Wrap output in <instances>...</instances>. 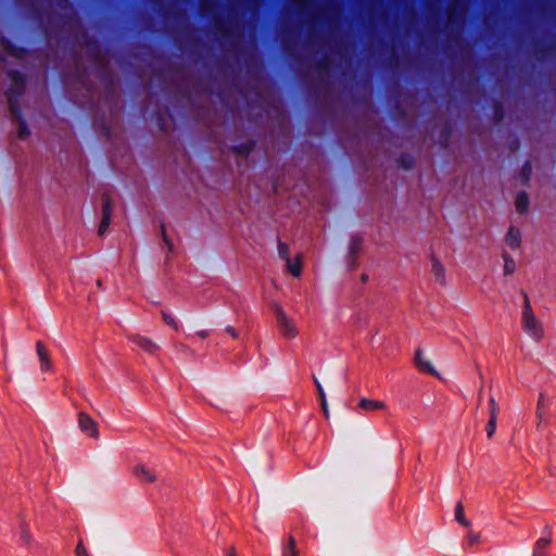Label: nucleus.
<instances>
[{
    "label": "nucleus",
    "instance_id": "1",
    "mask_svg": "<svg viewBox=\"0 0 556 556\" xmlns=\"http://www.w3.org/2000/svg\"><path fill=\"white\" fill-rule=\"evenodd\" d=\"M520 327L522 331L533 341L540 342L545 337V328L535 314L528 294H525V301L520 313Z\"/></svg>",
    "mask_w": 556,
    "mask_h": 556
},
{
    "label": "nucleus",
    "instance_id": "2",
    "mask_svg": "<svg viewBox=\"0 0 556 556\" xmlns=\"http://www.w3.org/2000/svg\"><path fill=\"white\" fill-rule=\"evenodd\" d=\"M275 316L279 332L285 339L293 340L299 336V329L295 323L288 317L281 306H276Z\"/></svg>",
    "mask_w": 556,
    "mask_h": 556
},
{
    "label": "nucleus",
    "instance_id": "3",
    "mask_svg": "<svg viewBox=\"0 0 556 556\" xmlns=\"http://www.w3.org/2000/svg\"><path fill=\"white\" fill-rule=\"evenodd\" d=\"M78 427L87 437L97 440L99 438L98 422L86 413L78 414Z\"/></svg>",
    "mask_w": 556,
    "mask_h": 556
},
{
    "label": "nucleus",
    "instance_id": "4",
    "mask_svg": "<svg viewBox=\"0 0 556 556\" xmlns=\"http://www.w3.org/2000/svg\"><path fill=\"white\" fill-rule=\"evenodd\" d=\"M36 352L40 362V369L42 371L52 370L53 364L50 352L42 342L38 341L36 343Z\"/></svg>",
    "mask_w": 556,
    "mask_h": 556
},
{
    "label": "nucleus",
    "instance_id": "5",
    "mask_svg": "<svg viewBox=\"0 0 556 556\" xmlns=\"http://www.w3.org/2000/svg\"><path fill=\"white\" fill-rule=\"evenodd\" d=\"M17 535L21 545L28 547L34 543V535L30 529L29 523L25 519H21L18 528H17Z\"/></svg>",
    "mask_w": 556,
    "mask_h": 556
},
{
    "label": "nucleus",
    "instance_id": "6",
    "mask_svg": "<svg viewBox=\"0 0 556 556\" xmlns=\"http://www.w3.org/2000/svg\"><path fill=\"white\" fill-rule=\"evenodd\" d=\"M357 407L366 412H378L384 410L387 408V404L381 400L362 397Z\"/></svg>",
    "mask_w": 556,
    "mask_h": 556
},
{
    "label": "nucleus",
    "instance_id": "7",
    "mask_svg": "<svg viewBox=\"0 0 556 556\" xmlns=\"http://www.w3.org/2000/svg\"><path fill=\"white\" fill-rule=\"evenodd\" d=\"M134 475L142 483H151L156 480L155 472L144 465H137L134 468Z\"/></svg>",
    "mask_w": 556,
    "mask_h": 556
},
{
    "label": "nucleus",
    "instance_id": "8",
    "mask_svg": "<svg viewBox=\"0 0 556 556\" xmlns=\"http://www.w3.org/2000/svg\"><path fill=\"white\" fill-rule=\"evenodd\" d=\"M415 364H416L417 368L422 372L430 374V375L437 374L430 359L420 350L417 351L415 354Z\"/></svg>",
    "mask_w": 556,
    "mask_h": 556
},
{
    "label": "nucleus",
    "instance_id": "9",
    "mask_svg": "<svg viewBox=\"0 0 556 556\" xmlns=\"http://www.w3.org/2000/svg\"><path fill=\"white\" fill-rule=\"evenodd\" d=\"M431 273L439 283L443 285L445 282V267L444 265L435 257L431 260Z\"/></svg>",
    "mask_w": 556,
    "mask_h": 556
},
{
    "label": "nucleus",
    "instance_id": "10",
    "mask_svg": "<svg viewBox=\"0 0 556 556\" xmlns=\"http://www.w3.org/2000/svg\"><path fill=\"white\" fill-rule=\"evenodd\" d=\"M286 266L293 277H300L302 274V256L298 254L293 260L287 258Z\"/></svg>",
    "mask_w": 556,
    "mask_h": 556
},
{
    "label": "nucleus",
    "instance_id": "11",
    "mask_svg": "<svg viewBox=\"0 0 556 556\" xmlns=\"http://www.w3.org/2000/svg\"><path fill=\"white\" fill-rule=\"evenodd\" d=\"M506 244L511 249L519 248L521 243V232L517 228H509L506 238H505Z\"/></svg>",
    "mask_w": 556,
    "mask_h": 556
},
{
    "label": "nucleus",
    "instance_id": "12",
    "mask_svg": "<svg viewBox=\"0 0 556 556\" xmlns=\"http://www.w3.org/2000/svg\"><path fill=\"white\" fill-rule=\"evenodd\" d=\"M134 342L139 348H141L142 350H144L149 353H154L157 350V345L150 338H147V337H140V336L136 337Z\"/></svg>",
    "mask_w": 556,
    "mask_h": 556
},
{
    "label": "nucleus",
    "instance_id": "13",
    "mask_svg": "<svg viewBox=\"0 0 556 556\" xmlns=\"http://www.w3.org/2000/svg\"><path fill=\"white\" fill-rule=\"evenodd\" d=\"M110 222H111V205H110L109 200H106L104 202V207H103V217H102V220H101V224L99 227L100 235H103L105 232L106 228L110 225Z\"/></svg>",
    "mask_w": 556,
    "mask_h": 556
},
{
    "label": "nucleus",
    "instance_id": "14",
    "mask_svg": "<svg viewBox=\"0 0 556 556\" xmlns=\"http://www.w3.org/2000/svg\"><path fill=\"white\" fill-rule=\"evenodd\" d=\"M516 208L519 213H525L528 210V195L525 192H521L516 198Z\"/></svg>",
    "mask_w": 556,
    "mask_h": 556
},
{
    "label": "nucleus",
    "instance_id": "15",
    "mask_svg": "<svg viewBox=\"0 0 556 556\" xmlns=\"http://www.w3.org/2000/svg\"><path fill=\"white\" fill-rule=\"evenodd\" d=\"M455 518L456 520L463 525L464 527H468L469 526V522L468 520L465 518V510H464V506L458 503L456 505V508H455Z\"/></svg>",
    "mask_w": 556,
    "mask_h": 556
},
{
    "label": "nucleus",
    "instance_id": "16",
    "mask_svg": "<svg viewBox=\"0 0 556 556\" xmlns=\"http://www.w3.org/2000/svg\"><path fill=\"white\" fill-rule=\"evenodd\" d=\"M504 275H511L516 269L515 261L507 254H504Z\"/></svg>",
    "mask_w": 556,
    "mask_h": 556
},
{
    "label": "nucleus",
    "instance_id": "17",
    "mask_svg": "<svg viewBox=\"0 0 556 556\" xmlns=\"http://www.w3.org/2000/svg\"><path fill=\"white\" fill-rule=\"evenodd\" d=\"M285 556H298V552L295 549V542L293 538H289L287 546L283 548Z\"/></svg>",
    "mask_w": 556,
    "mask_h": 556
},
{
    "label": "nucleus",
    "instance_id": "18",
    "mask_svg": "<svg viewBox=\"0 0 556 556\" xmlns=\"http://www.w3.org/2000/svg\"><path fill=\"white\" fill-rule=\"evenodd\" d=\"M489 407H490V419L497 420L498 405L496 404V402L493 397H491L489 401Z\"/></svg>",
    "mask_w": 556,
    "mask_h": 556
},
{
    "label": "nucleus",
    "instance_id": "19",
    "mask_svg": "<svg viewBox=\"0 0 556 556\" xmlns=\"http://www.w3.org/2000/svg\"><path fill=\"white\" fill-rule=\"evenodd\" d=\"M278 254L280 256V258L287 261V258H290L289 257V247L287 243H283V242H280L278 244Z\"/></svg>",
    "mask_w": 556,
    "mask_h": 556
},
{
    "label": "nucleus",
    "instance_id": "20",
    "mask_svg": "<svg viewBox=\"0 0 556 556\" xmlns=\"http://www.w3.org/2000/svg\"><path fill=\"white\" fill-rule=\"evenodd\" d=\"M551 544V539H547V538H541L536 541L535 543V547L534 549H539V551H546V548L549 546Z\"/></svg>",
    "mask_w": 556,
    "mask_h": 556
},
{
    "label": "nucleus",
    "instance_id": "21",
    "mask_svg": "<svg viewBox=\"0 0 556 556\" xmlns=\"http://www.w3.org/2000/svg\"><path fill=\"white\" fill-rule=\"evenodd\" d=\"M496 430V419H489V422L486 425V435L489 439L493 437Z\"/></svg>",
    "mask_w": 556,
    "mask_h": 556
},
{
    "label": "nucleus",
    "instance_id": "22",
    "mask_svg": "<svg viewBox=\"0 0 556 556\" xmlns=\"http://www.w3.org/2000/svg\"><path fill=\"white\" fill-rule=\"evenodd\" d=\"M162 317L167 325L174 327L175 329L178 328V325L172 315H169L168 313H163Z\"/></svg>",
    "mask_w": 556,
    "mask_h": 556
},
{
    "label": "nucleus",
    "instance_id": "23",
    "mask_svg": "<svg viewBox=\"0 0 556 556\" xmlns=\"http://www.w3.org/2000/svg\"><path fill=\"white\" fill-rule=\"evenodd\" d=\"M467 542L471 546L475 545V544H478L480 542V534L479 533H475V532L468 533Z\"/></svg>",
    "mask_w": 556,
    "mask_h": 556
},
{
    "label": "nucleus",
    "instance_id": "24",
    "mask_svg": "<svg viewBox=\"0 0 556 556\" xmlns=\"http://www.w3.org/2000/svg\"><path fill=\"white\" fill-rule=\"evenodd\" d=\"M75 555L76 556H89L88 552H87V548L85 547V545L83 544L81 541L78 542V544L76 546Z\"/></svg>",
    "mask_w": 556,
    "mask_h": 556
},
{
    "label": "nucleus",
    "instance_id": "25",
    "mask_svg": "<svg viewBox=\"0 0 556 556\" xmlns=\"http://www.w3.org/2000/svg\"><path fill=\"white\" fill-rule=\"evenodd\" d=\"M361 245V239L355 237L351 240L350 249L352 253H356Z\"/></svg>",
    "mask_w": 556,
    "mask_h": 556
},
{
    "label": "nucleus",
    "instance_id": "26",
    "mask_svg": "<svg viewBox=\"0 0 556 556\" xmlns=\"http://www.w3.org/2000/svg\"><path fill=\"white\" fill-rule=\"evenodd\" d=\"M315 384H316V388H317V391H318V395H319L320 402L323 404H325L326 394H325V391H324L320 382L317 379H315Z\"/></svg>",
    "mask_w": 556,
    "mask_h": 556
},
{
    "label": "nucleus",
    "instance_id": "27",
    "mask_svg": "<svg viewBox=\"0 0 556 556\" xmlns=\"http://www.w3.org/2000/svg\"><path fill=\"white\" fill-rule=\"evenodd\" d=\"M28 135V130L25 124L21 123L18 126V136L25 138Z\"/></svg>",
    "mask_w": 556,
    "mask_h": 556
},
{
    "label": "nucleus",
    "instance_id": "28",
    "mask_svg": "<svg viewBox=\"0 0 556 556\" xmlns=\"http://www.w3.org/2000/svg\"><path fill=\"white\" fill-rule=\"evenodd\" d=\"M9 102H10V109H11L12 114L17 118V113H16V110L14 106V101H13L12 94L9 96Z\"/></svg>",
    "mask_w": 556,
    "mask_h": 556
},
{
    "label": "nucleus",
    "instance_id": "29",
    "mask_svg": "<svg viewBox=\"0 0 556 556\" xmlns=\"http://www.w3.org/2000/svg\"><path fill=\"white\" fill-rule=\"evenodd\" d=\"M226 332L231 336L232 338H237L238 337V333L236 331V329L231 326L227 327L226 328Z\"/></svg>",
    "mask_w": 556,
    "mask_h": 556
},
{
    "label": "nucleus",
    "instance_id": "30",
    "mask_svg": "<svg viewBox=\"0 0 556 556\" xmlns=\"http://www.w3.org/2000/svg\"><path fill=\"white\" fill-rule=\"evenodd\" d=\"M541 406H543V397H542V396L540 397V400H539V402H538V408H536V416H538L539 418H541V412H540Z\"/></svg>",
    "mask_w": 556,
    "mask_h": 556
},
{
    "label": "nucleus",
    "instance_id": "31",
    "mask_svg": "<svg viewBox=\"0 0 556 556\" xmlns=\"http://www.w3.org/2000/svg\"><path fill=\"white\" fill-rule=\"evenodd\" d=\"M532 556H545L544 551L533 549Z\"/></svg>",
    "mask_w": 556,
    "mask_h": 556
},
{
    "label": "nucleus",
    "instance_id": "32",
    "mask_svg": "<svg viewBox=\"0 0 556 556\" xmlns=\"http://www.w3.org/2000/svg\"><path fill=\"white\" fill-rule=\"evenodd\" d=\"M320 404H321V407H323V410H324L325 415H328L327 402L325 401V404H323V403L320 402Z\"/></svg>",
    "mask_w": 556,
    "mask_h": 556
},
{
    "label": "nucleus",
    "instance_id": "33",
    "mask_svg": "<svg viewBox=\"0 0 556 556\" xmlns=\"http://www.w3.org/2000/svg\"><path fill=\"white\" fill-rule=\"evenodd\" d=\"M228 556H236L235 548H230L228 552Z\"/></svg>",
    "mask_w": 556,
    "mask_h": 556
},
{
    "label": "nucleus",
    "instance_id": "34",
    "mask_svg": "<svg viewBox=\"0 0 556 556\" xmlns=\"http://www.w3.org/2000/svg\"><path fill=\"white\" fill-rule=\"evenodd\" d=\"M199 336L202 338H205L207 336V333H206V331H201V332H199Z\"/></svg>",
    "mask_w": 556,
    "mask_h": 556
},
{
    "label": "nucleus",
    "instance_id": "35",
    "mask_svg": "<svg viewBox=\"0 0 556 556\" xmlns=\"http://www.w3.org/2000/svg\"><path fill=\"white\" fill-rule=\"evenodd\" d=\"M164 241L167 243L168 248L172 249L170 243L168 242V240L165 236H164Z\"/></svg>",
    "mask_w": 556,
    "mask_h": 556
},
{
    "label": "nucleus",
    "instance_id": "36",
    "mask_svg": "<svg viewBox=\"0 0 556 556\" xmlns=\"http://www.w3.org/2000/svg\"><path fill=\"white\" fill-rule=\"evenodd\" d=\"M13 81H15V85H16V86H20V87L22 88V84H20V83L16 80V78H13Z\"/></svg>",
    "mask_w": 556,
    "mask_h": 556
},
{
    "label": "nucleus",
    "instance_id": "37",
    "mask_svg": "<svg viewBox=\"0 0 556 556\" xmlns=\"http://www.w3.org/2000/svg\"><path fill=\"white\" fill-rule=\"evenodd\" d=\"M13 81H15V85H16V86H20V87L22 88V84H20V83L16 80V78H13Z\"/></svg>",
    "mask_w": 556,
    "mask_h": 556
}]
</instances>
